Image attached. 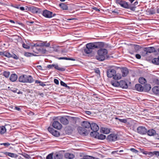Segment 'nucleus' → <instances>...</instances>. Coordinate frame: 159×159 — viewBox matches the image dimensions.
Wrapping results in <instances>:
<instances>
[{
  "label": "nucleus",
  "mask_w": 159,
  "mask_h": 159,
  "mask_svg": "<svg viewBox=\"0 0 159 159\" xmlns=\"http://www.w3.org/2000/svg\"><path fill=\"white\" fill-rule=\"evenodd\" d=\"M10 75V72L9 71H5L3 73V75L5 76L6 78H8Z\"/></svg>",
  "instance_id": "obj_39"
},
{
  "label": "nucleus",
  "mask_w": 159,
  "mask_h": 159,
  "mask_svg": "<svg viewBox=\"0 0 159 159\" xmlns=\"http://www.w3.org/2000/svg\"><path fill=\"white\" fill-rule=\"evenodd\" d=\"M78 132L81 135H86L88 134L87 129L84 128L80 127L78 128Z\"/></svg>",
  "instance_id": "obj_11"
},
{
  "label": "nucleus",
  "mask_w": 159,
  "mask_h": 159,
  "mask_svg": "<svg viewBox=\"0 0 159 159\" xmlns=\"http://www.w3.org/2000/svg\"><path fill=\"white\" fill-rule=\"evenodd\" d=\"M135 89L139 91H142L143 90V86L139 84H136L135 85Z\"/></svg>",
  "instance_id": "obj_21"
},
{
  "label": "nucleus",
  "mask_w": 159,
  "mask_h": 159,
  "mask_svg": "<svg viewBox=\"0 0 159 159\" xmlns=\"http://www.w3.org/2000/svg\"><path fill=\"white\" fill-rule=\"evenodd\" d=\"M59 6L60 7L64 10H67L68 9V7L67 5L64 3H61L59 5Z\"/></svg>",
  "instance_id": "obj_30"
},
{
  "label": "nucleus",
  "mask_w": 159,
  "mask_h": 159,
  "mask_svg": "<svg viewBox=\"0 0 159 159\" xmlns=\"http://www.w3.org/2000/svg\"><path fill=\"white\" fill-rule=\"evenodd\" d=\"M112 13H113L114 15H116L118 14L119 13L117 11L115 10L112 11Z\"/></svg>",
  "instance_id": "obj_53"
},
{
  "label": "nucleus",
  "mask_w": 159,
  "mask_h": 159,
  "mask_svg": "<svg viewBox=\"0 0 159 159\" xmlns=\"http://www.w3.org/2000/svg\"><path fill=\"white\" fill-rule=\"evenodd\" d=\"M102 130L103 131V133L105 134H107L110 132V130L109 129H106L105 128H103Z\"/></svg>",
  "instance_id": "obj_41"
},
{
  "label": "nucleus",
  "mask_w": 159,
  "mask_h": 159,
  "mask_svg": "<svg viewBox=\"0 0 159 159\" xmlns=\"http://www.w3.org/2000/svg\"><path fill=\"white\" fill-rule=\"evenodd\" d=\"M46 159H53V154L50 153L48 154L46 157Z\"/></svg>",
  "instance_id": "obj_42"
},
{
  "label": "nucleus",
  "mask_w": 159,
  "mask_h": 159,
  "mask_svg": "<svg viewBox=\"0 0 159 159\" xmlns=\"http://www.w3.org/2000/svg\"><path fill=\"white\" fill-rule=\"evenodd\" d=\"M111 84L114 86L116 87H118L119 86V82L117 81H111Z\"/></svg>",
  "instance_id": "obj_34"
},
{
  "label": "nucleus",
  "mask_w": 159,
  "mask_h": 159,
  "mask_svg": "<svg viewBox=\"0 0 159 159\" xmlns=\"http://www.w3.org/2000/svg\"><path fill=\"white\" fill-rule=\"evenodd\" d=\"M107 76L108 78L113 77V79L118 80L121 78V75L119 73L116 74V70L114 69H109L107 72Z\"/></svg>",
  "instance_id": "obj_2"
},
{
  "label": "nucleus",
  "mask_w": 159,
  "mask_h": 159,
  "mask_svg": "<svg viewBox=\"0 0 159 159\" xmlns=\"http://www.w3.org/2000/svg\"><path fill=\"white\" fill-rule=\"evenodd\" d=\"M85 113L86 114L88 115H90L92 114V113L91 111H85Z\"/></svg>",
  "instance_id": "obj_62"
},
{
  "label": "nucleus",
  "mask_w": 159,
  "mask_h": 159,
  "mask_svg": "<svg viewBox=\"0 0 159 159\" xmlns=\"http://www.w3.org/2000/svg\"><path fill=\"white\" fill-rule=\"evenodd\" d=\"M139 81L141 84H144L147 82L146 79L143 77L140 78L139 80Z\"/></svg>",
  "instance_id": "obj_32"
},
{
  "label": "nucleus",
  "mask_w": 159,
  "mask_h": 159,
  "mask_svg": "<svg viewBox=\"0 0 159 159\" xmlns=\"http://www.w3.org/2000/svg\"><path fill=\"white\" fill-rule=\"evenodd\" d=\"M145 52H146L148 53H151L155 51V48L153 47H149L144 48Z\"/></svg>",
  "instance_id": "obj_17"
},
{
  "label": "nucleus",
  "mask_w": 159,
  "mask_h": 159,
  "mask_svg": "<svg viewBox=\"0 0 159 159\" xmlns=\"http://www.w3.org/2000/svg\"><path fill=\"white\" fill-rule=\"evenodd\" d=\"M22 155L25 157L26 158L29 159L30 158V156L26 153H24Z\"/></svg>",
  "instance_id": "obj_46"
},
{
  "label": "nucleus",
  "mask_w": 159,
  "mask_h": 159,
  "mask_svg": "<svg viewBox=\"0 0 159 159\" xmlns=\"http://www.w3.org/2000/svg\"><path fill=\"white\" fill-rule=\"evenodd\" d=\"M60 84L61 85L66 87V88H67L68 89H69L70 88V87L67 86V84L65 83L63 81H61Z\"/></svg>",
  "instance_id": "obj_40"
},
{
  "label": "nucleus",
  "mask_w": 159,
  "mask_h": 159,
  "mask_svg": "<svg viewBox=\"0 0 159 159\" xmlns=\"http://www.w3.org/2000/svg\"><path fill=\"white\" fill-rule=\"evenodd\" d=\"M22 46L23 48L26 49H28L30 48V47L29 45L24 43H23Z\"/></svg>",
  "instance_id": "obj_43"
},
{
  "label": "nucleus",
  "mask_w": 159,
  "mask_h": 159,
  "mask_svg": "<svg viewBox=\"0 0 159 159\" xmlns=\"http://www.w3.org/2000/svg\"><path fill=\"white\" fill-rule=\"evenodd\" d=\"M90 123L87 121H84L81 123L82 126L85 128H89L91 126Z\"/></svg>",
  "instance_id": "obj_18"
},
{
  "label": "nucleus",
  "mask_w": 159,
  "mask_h": 159,
  "mask_svg": "<svg viewBox=\"0 0 159 159\" xmlns=\"http://www.w3.org/2000/svg\"><path fill=\"white\" fill-rule=\"evenodd\" d=\"M61 122L64 125H67L69 123V121L65 116L61 117L59 119Z\"/></svg>",
  "instance_id": "obj_14"
},
{
  "label": "nucleus",
  "mask_w": 159,
  "mask_h": 159,
  "mask_svg": "<svg viewBox=\"0 0 159 159\" xmlns=\"http://www.w3.org/2000/svg\"><path fill=\"white\" fill-rule=\"evenodd\" d=\"M147 133L149 136H152L156 134V131L153 129H151L148 130Z\"/></svg>",
  "instance_id": "obj_28"
},
{
  "label": "nucleus",
  "mask_w": 159,
  "mask_h": 159,
  "mask_svg": "<svg viewBox=\"0 0 159 159\" xmlns=\"http://www.w3.org/2000/svg\"><path fill=\"white\" fill-rule=\"evenodd\" d=\"M46 67L48 69H52L54 67L56 70L61 71H64L66 70V69L64 68L59 67L57 64L48 65Z\"/></svg>",
  "instance_id": "obj_4"
},
{
  "label": "nucleus",
  "mask_w": 159,
  "mask_h": 159,
  "mask_svg": "<svg viewBox=\"0 0 159 159\" xmlns=\"http://www.w3.org/2000/svg\"><path fill=\"white\" fill-rule=\"evenodd\" d=\"M94 72L95 73L98 74L99 75H100V71L98 68H96L94 69Z\"/></svg>",
  "instance_id": "obj_52"
},
{
  "label": "nucleus",
  "mask_w": 159,
  "mask_h": 159,
  "mask_svg": "<svg viewBox=\"0 0 159 159\" xmlns=\"http://www.w3.org/2000/svg\"><path fill=\"white\" fill-rule=\"evenodd\" d=\"M116 3L119 4L121 7L126 9H129V5L125 1L120 0Z\"/></svg>",
  "instance_id": "obj_9"
},
{
  "label": "nucleus",
  "mask_w": 159,
  "mask_h": 159,
  "mask_svg": "<svg viewBox=\"0 0 159 159\" xmlns=\"http://www.w3.org/2000/svg\"><path fill=\"white\" fill-rule=\"evenodd\" d=\"M31 55H33V54L29 52H25L24 53V55L27 57H30Z\"/></svg>",
  "instance_id": "obj_47"
},
{
  "label": "nucleus",
  "mask_w": 159,
  "mask_h": 159,
  "mask_svg": "<svg viewBox=\"0 0 159 159\" xmlns=\"http://www.w3.org/2000/svg\"><path fill=\"white\" fill-rule=\"evenodd\" d=\"M90 127L91 130L93 131L90 133V134L91 136H93V134H95V133H97V132L99 129V127L98 125L94 123L91 124Z\"/></svg>",
  "instance_id": "obj_5"
},
{
  "label": "nucleus",
  "mask_w": 159,
  "mask_h": 159,
  "mask_svg": "<svg viewBox=\"0 0 159 159\" xmlns=\"http://www.w3.org/2000/svg\"><path fill=\"white\" fill-rule=\"evenodd\" d=\"M26 75L20 76L18 79L19 81L21 82L26 83Z\"/></svg>",
  "instance_id": "obj_19"
},
{
  "label": "nucleus",
  "mask_w": 159,
  "mask_h": 159,
  "mask_svg": "<svg viewBox=\"0 0 159 159\" xmlns=\"http://www.w3.org/2000/svg\"><path fill=\"white\" fill-rule=\"evenodd\" d=\"M39 47H49L50 46V43H47V41L42 42L41 43H39Z\"/></svg>",
  "instance_id": "obj_20"
},
{
  "label": "nucleus",
  "mask_w": 159,
  "mask_h": 159,
  "mask_svg": "<svg viewBox=\"0 0 159 159\" xmlns=\"http://www.w3.org/2000/svg\"><path fill=\"white\" fill-rule=\"evenodd\" d=\"M38 8L36 7H33V8L32 9V10L34 12L37 13L38 11Z\"/></svg>",
  "instance_id": "obj_48"
},
{
  "label": "nucleus",
  "mask_w": 159,
  "mask_h": 159,
  "mask_svg": "<svg viewBox=\"0 0 159 159\" xmlns=\"http://www.w3.org/2000/svg\"><path fill=\"white\" fill-rule=\"evenodd\" d=\"M154 154L157 157H159V151H154Z\"/></svg>",
  "instance_id": "obj_56"
},
{
  "label": "nucleus",
  "mask_w": 159,
  "mask_h": 159,
  "mask_svg": "<svg viewBox=\"0 0 159 159\" xmlns=\"http://www.w3.org/2000/svg\"><path fill=\"white\" fill-rule=\"evenodd\" d=\"M6 154L8 156H9L11 157H13L14 156V154L13 153H12L11 152H6Z\"/></svg>",
  "instance_id": "obj_45"
},
{
  "label": "nucleus",
  "mask_w": 159,
  "mask_h": 159,
  "mask_svg": "<svg viewBox=\"0 0 159 159\" xmlns=\"http://www.w3.org/2000/svg\"><path fill=\"white\" fill-rule=\"evenodd\" d=\"M148 54V53L147 52H145L144 48L143 51L141 52V55L142 56L144 57V56H147Z\"/></svg>",
  "instance_id": "obj_44"
},
{
  "label": "nucleus",
  "mask_w": 159,
  "mask_h": 159,
  "mask_svg": "<svg viewBox=\"0 0 159 159\" xmlns=\"http://www.w3.org/2000/svg\"><path fill=\"white\" fill-rule=\"evenodd\" d=\"M43 15L47 18H51L56 16V14H53L52 12L47 10H44L43 12Z\"/></svg>",
  "instance_id": "obj_6"
},
{
  "label": "nucleus",
  "mask_w": 159,
  "mask_h": 159,
  "mask_svg": "<svg viewBox=\"0 0 159 159\" xmlns=\"http://www.w3.org/2000/svg\"><path fill=\"white\" fill-rule=\"evenodd\" d=\"M153 92L156 94H159V86H155L152 89Z\"/></svg>",
  "instance_id": "obj_25"
},
{
  "label": "nucleus",
  "mask_w": 159,
  "mask_h": 159,
  "mask_svg": "<svg viewBox=\"0 0 159 159\" xmlns=\"http://www.w3.org/2000/svg\"><path fill=\"white\" fill-rule=\"evenodd\" d=\"M63 157V155L60 153H58L56 154L54 156L55 159H62Z\"/></svg>",
  "instance_id": "obj_29"
},
{
  "label": "nucleus",
  "mask_w": 159,
  "mask_h": 159,
  "mask_svg": "<svg viewBox=\"0 0 159 159\" xmlns=\"http://www.w3.org/2000/svg\"><path fill=\"white\" fill-rule=\"evenodd\" d=\"M64 156L66 158L69 159H72L74 157V155L73 154L69 153H65Z\"/></svg>",
  "instance_id": "obj_24"
},
{
  "label": "nucleus",
  "mask_w": 159,
  "mask_h": 159,
  "mask_svg": "<svg viewBox=\"0 0 159 159\" xmlns=\"http://www.w3.org/2000/svg\"><path fill=\"white\" fill-rule=\"evenodd\" d=\"M108 53L107 50L104 48H101L98 51V55L96 57V59L100 61L104 60Z\"/></svg>",
  "instance_id": "obj_3"
},
{
  "label": "nucleus",
  "mask_w": 159,
  "mask_h": 159,
  "mask_svg": "<svg viewBox=\"0 0 159 159\" xmlns=\"http://www.w3.org/2000/svg\"><path fill=\"white\" fill-rule=\"evenodd\" d=\"M20 6V5H12V7L18 9H19Z\"/></svg>",
  "instance_id": "obj_57"
},
{
  "label": "nucleus",
  "mask_w": 159,
  "mask_h": 159,
  "mask_svg": "<svg viewBox=\"0 0 159 159\" xmlns=\"http://www.w3.org/2000/svg\"><path fill=\"white\" fill-rule=\"evenodd\" d=\"M93 136L96 138L101 140L105 139L106 137L105 135L102 134H99V133L98 132L95 133Z\"/></svg>",
  "instance_id": "obj_12"
},
{
  "label": "nucleus",
  "mask_w": 159,
  "mask_h": 159,
  "mask_svg": "<svg viewBox=\"0 0 159 159\" xmlns=\"http://www.w3.org/2000/svg\"><path fill=\"white\" fill-rule=\"evenodd\" d=\"M11 90L12 92H13L14 93H17V92L18 89L16 88H14L13 89H11Z\"/></svg>",
  "instance_id": "obj_59"
},
{
  "label": "nucleus",
  "mask_w": 159,
  "mask_h": 159,
  "mask_svg": "<svg viewBox=\"0 0 159 159\" xmlns=\"http://www.w3.org/2000/svg\"><path fill=\"white\" fill-rule=\"evenodd\" d=\"M117 136L116 134H112L108 135L107 138V140L110 142L115 141L117 140Z\"/></svg>",
  "instance_id": "obj_8"
},
{
  "label": "nucleus",
  "mask_w": 159,
  "mask_h": 159,
  "mask_svg": "<svg viewBox=\"0 0 159 159\" xmlns=\"http://www.w3.org/2000/svg\"><path fill=\"white\" fill-rule=\"evenodd\" d=\"M135 57L138 59H140L141 58V56L139 54H136L135 55Z\"/></svg>",
  "instance_id": "obj_60"
},
{
  "label": "nucleus",
  "mask_w": 159,
  "mask_h": 159,
  "mask_svg": "<svg viewBox=\"0 0 159 159\" xmlns=\"http://www.w3.org/2000/svg\"><path fill=\"white\" fill-rule=\"evenodd\" d=\"M35 83H38L39 84V85L43 87L46 85V84L44 83L43 82L38 80H36L35 81Z\"/></svg>",
  "instance_id": "obj_38"
},
{
  "label": "nucleus",
  "mask_w": 159,
  "mask_h": 159,
  "mask_svg": "<svg viewBox=\"0 0 159 159\" xmlns=\"http://www.w3.org/2000/svg\"><path fill=\"white\" fill-rule=\"evenodd\" d=\"M119 86L123 89H127L128 87V84L125 81L120 80L119 82Z\"/></svg>",
  "instance_id": "obj_15"
},
{
  "label": "nucleus",
  "mask_w": 159,
  "mask_h": 159,
  "mask_svg": "<svg viewBox=\"0 0 159 159\" xmlns=\"http://www.w3.org/2000/svg\"><path fill=\"white\" fill-rule=\"evenodd\" d=\"M116 120H118L120 122L126 123L127 122V120L126 119H120L118 117H116L115 118Z\"/></svg>",
  "instance_id": "obj_37"
},
{
  "label": "nucleus",
  "mask_w": 159,
  "mask_h": 159,
  "mask_svg": "<svg viewBox=\"0 0 159 159\" xmlns=\"http://www.w3.org/2000/svg\"><path fill=\"white\" fill-rule=\"evenodd\" d=\"M11 56L13 58L15 59H18L19 58V57L15 54H11Z\"/></svg>",
  "instance_id": "obj_51"
},
{
  "label": "nucleus",
  "mask_w": 159,
  "mask_h": 159,
  "mask_svg": "<svg viewBox=\"0 0 159 159\" xmlns=\"http://www.w3.org/2000/svg\"><path fill=\"white\" fill-rule=\"evenodd\" d=\"M143 88V90L146 92L149 91L150 90L151 88V85L149 84H145Z\"/></svg>",
  "instance_id": "obj_26"
},
{
  "label": "nucleus",
  "mask_w": 159,
  "mask_h": 159,
  "mask_svg": "<svg viewBox=\"0 0 159 159\" xmlns=\"http://www.w3.org/2000/svg\"><path fill=\"white\" fill-rule=\"evenodd\" d=\"M17 79V75L15 74H12L11 75L10 77V80L12 82L15 81Z\"/></svg>",
  "instance_id": "obj_22"
},
{
  "label": "nucleus",
  "mask_w": 159,
  "mask_h": 159,
  "mask_svg": "<svg viewBox=\"0 0 159 159\" xmlns=\"http://www.w3.org/2000/svg\"><path fill=\"white\" fill-rule=\"evenodd\" d=\"M0 145H4L5 146L7 147L9 146L10 145V144L9 143H0Z\"/></svg>",
  "instance_id": "obj_50"
},
{
  "label": "nucleus",
  "mask_w": 159,
  "mask_h": 159,
  "mask_svg": "<svg viewBox=\"0 0 159 159\" xmlns=\"http://www.w3.org/2000/svg\"><path fill=\"white\" fill-rule=\"evenodd\" d=\"M37 68L40 70H43V69H42V66L40 65H38L37 66Z\"/></svg>",
  "instance_id": "obj_61"
},
{
  "label": "nucleus",
  "mask_w": 159,
  "mask_h": 159,
  "mask_svg": "<svg viewBox=\"0 0 159 159\" xmlns=\"http://www.w3.org/2000/svg\"><path fill=\"white\" fill-rule=\"evenodd\" d=\"M57 59L59 60H71L73 61H75V59L71 58H68L66 57H58Z\"/></svg>",
  "instance_id": "obj_33"
},
{
  "label": "nucleus",
  "mask_w": 159,
  "mask_h": 159,
  "mask_svg": "<svg viewBox=\"0 0 159 159\" xmlns=\"http://www.w3.org/2000/svg\"><path fill=\"white\" fill-rule=\"evenodd\" d=\"M110 48V46L108 44H105L103 42H97L89 43L86 45V48L84 49L85 53L89 54L91 53L93 50L95 48H101L102 47Z\"/></svg>",
  "instance_id": "obj_1"
},
{
  "label": "nucleus",
  "mask_w": 159,
  "mask_h": 159,
  "mask_svg": "<svg viewBox=\"0 0 159 159\" xmlns=\"http://www.w3.org/2000/svg\"><path fill=\"white\" fill-rule=\"evenodd\" d=\"M148 132V129L144 126H139L137 129V132L139 134L143 135L146 134Z\"/></svg>",
  "instance_id": "obj_7"
},
{
  "label": "nucleus",
  "mask_w": 159,
  "mask_h": 159,
  "mask_svg": "<svg viewBox=\"0 0 159 159\" xmlns=\"http://www.w3.org/2000/svg\"><path fill=\"white\" fill-rule=\"evenodd\" d=\"M121 70L123 77L126 76L129 73L128 69L126 68H122Z\"/></svg>",
  "instance_id": "obj_16"
},
{
  "label": "nucleus",
  "mask_w": 159,
  "mask_h": 159,
  "mask_svg": "<svg viewBox=\"0 0 159 159\" xmlns=\"http://www.w3.org/2000/svg\"><path fill=\"white\" fill-rule=\"evenodd\" d=\"M136 7H131L129 5V8L130 9L133 11H134L135 10Z\"/></svg>",
  "instance_id": "obj_55"
},
{
  "label": "nucleus",
  "mask_w": 159,
  "mask_h": 159,
  "mask_svg": "<svg viewBox=\"0 0 159 159\" xmlns=\"http://www.w3.org/2000/svg\"><path fill=\"white\" fill-rule=\"evenodd\" d=\"M39 43H36L35 44H34L33 45H32V46L33 47H39Z\"/></svg>",
  "instance_id": "obj_63"
},
{
  "label": "nucleus",
  "mask_w": 159,
  "mask_h": 159,
  "mask_svg": "<svg viewBox=\"0 0 159 159\" xmlns=\"http://www.w3.org/2000/svg\"><path fill=\"white\" fill-rule=\"evenodd\" d=\"M48 130L50 133L55 136L57 137L60 135L58 131L54 130L52 128L50 127H49L48 128Z\"/></svg>",
  "instance_id": "obj_10"
},
{
  "label": "nucleus",
  "mask_w": 159,
  "mask_h": 159,
  "mask_svg": "<svg viewBox=\"0 0 159 159\" xmlns=\"http://www.w3.org/2000/svg\"><path fill=\"white\" fill-rule=\"evenodd\" d=\"M142 152L144 154H145L146 155H148V156L149 157H152L153 155H154V151L153 152H148L145 151H143V152Z\"/></svg>",
  "instance_id": "obj_27"
},
{
  "label": "nucleus",
  "mask_w": 159,
  "mask_h": 159,
  "mask_svg": "<svg viewBox=\"0 0 159 159\" xmlns=\"http://www.w3.org/2000/svg\"><path fill=\"white\" fill-rule=\"evenodd\" d=\"M52 125L54 128L58 129H61L62 127L61 125L57 121H54Z\"/></svg>",
  "instance_id": "obj_13"
},
{
  "label": "nucleus",
  "mask_w": 159,
  "mask_h": 159,
  "mask_svg": "<svg viewBox=\"0 0 159 159\" xmlns=\"http://www.w3.org/2000/svg\"><path fill=\"white\" fill-rule=\"evenodd\" d=\"M6 131V129L5 127L4 126H2L0 127V133L1 134H3Z\"/></svg>",
  "instance_id": "obj_35"
},
{
  "label": "nucleus",
  "mask_w": 159,
  "mask_h": 159,
  "mask_svg": "<svg viewBox=\"0 0 159 159\" xmlns=\"http://www.w3.org/2000/svg\"><path fill=\"white\" fill-rule=\"evenodd\" d=\"M54 82L56 84L58 85L59 84V81L57 79H54Z\"/></svg>",
  "instance_id": "obj_58"
},
{
  "label": "nucleus",
  "mask_w": 159,
  "mask_h": 159,
  "mask_svg": "<svg viewBox=\"0 0 159 159\" xmlns=\"http://www.w3.org/2000/svg\"><path fill=\"white\" fill-rule=\"evenodd\" d=\"M130 150L132 152L135 153H138L139 152V151L138 150H137L133 148H130Z\"/></svg>",
  "instance_id": "obj_49"
},
{
  "label": "nucleus",
  "mask_w": 159,
  "mask_h": 159,
  "mask_svg": "<svg viewBox=\"0 0 159 159\" xmlns=\"http://www.w3.org/2000/svg\"><path fill=\"white\" fill-rule=\"evenodd\" d=\"M155 82L157 84L159 85V80L158 79L155 80Z\"/></svg>",
  "instance_id": "obj_64"
},
{
  "label": "nucleus",
  "mask_w": 159,
  "mask_h": 159,
  "mask_svg": "<svg viewBox=\"0 0 159 159\" xmlns=\"http://www.w3.org/2000/svg\"><path fill=\"white\" fill-rule=\"evenodd\" d=\"M152 63L157 65H158L159 64V56L157 58H154L152 60Z\"/></svg>",
  "instance_id": "obj_31"
},
{
  "label": "nucleus",
  "mask_w": 159,
  "mask_h": 159,
  "mask_svg": "<svg viewBox=\"0 0 159 159\" xmlns=\"http://www.w3.org/2000/svg\"><path fill=\"white\" fill-rule=\"evenodd\" d=\"M85 159H94V157L91 156H85Z\"/></svg>",
  "instance_id": "obj_54"
},
{
  "label": "nucleus",
  "mask_w": 159,
  "mask_h": 159,
  "mask_svg": "<svg viewBox=\"0 0 159 159\" xmlns=\"http://www.w3.org/2000/svg\"><path fill=\"white\" fill-rule=\"evenodd\" d=\"M34 79L31 75H26V83H32L34 81Z\"/></svg>",
  "instance_id": "obj_23"
},
{
  "label": "nucleus",
  "mask_w": 159,
  "mask_h": 159,
  "mask_svg": "<svg viewBox=\"0 0 159 159\" xmlns=\"http://www.w3.org/2000/svg\"><path fill=\"white\" fill-rule=\"evenodd\" d=\"M5 57H8V58H10L11 57V54L10 53L7 51L4 52L3 53V55Z\"/></svg>",
  "instance_id": "obj_36"
}]
</instances>
